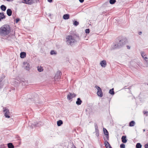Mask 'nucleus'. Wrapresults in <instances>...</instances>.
Wrapping results in <instances>:
<instances>
[{
    "label": "nucleus",
    "instance_id": "15",
    "mask_svg": "<svg viewBox=\"0 0 148 148\" xmlns=\"http://www.w3.org/2000/svg\"><path fill=\"white\" fill-rule=\"evenodd\" d=\"M26 53L24 52H22L20 53V57L21 58H23L26 56Z\"/></svg>",
    "mask_w": 148,
    "mask_h": 148
},
{
    "label": "nucleus",
    "instance_id": "28",
    "mask_svg": "<svg viewBox=\"0 0 148 148\" xmlns=\"http://www.w3.org/2000/svg\"><path fill=\"white\" fill-rule=\"evenodd\" d=\"M38 71L39 72H41L43 71V69L41 66H38L37 68Z\"/></svg>",
    "mask_w": 148,
    "mask_h": 148
},
{
    "label": "nucleus",
    "instance_id": "19",
    "mask_svg": "<svg viewBox=\"0 0 148 148\" xmlns=\"http://www.w3.org/2000/svg\"><path fill=\"white\" fill-rule=\"evenodd\" d=\"M103 130L105 135H109L108 132L106 128H103Z\"/></svg>",
    "mask_w": 148,
    "mask_h": 148
},
{
    "label": "nucleus",
    "instance_id": "30",
    "mask_svg": "<svg viewBox=\"0 0 148 148\" xmlns=\"http://www.w3.org/2000/svg\"><path fill=\"white\" fill-rule=\"evenodd\" d=\"M116 2V0H110L109 2L110 4H113Z\"/></svg>",
    "mask_w": 148,
    "mask_h": 148
},
{
    "label": "nucleus",
    "instance_id": "24",
    "mask_svg": "<svg viewBox=\"0 0 148 148\" xmlns=\"http://www.w3.org/2000/svg\"><path fill=\"white\" fill-rule=\"evenodd\" d=\"M135 124V122L134 121H130L129 123V126L132 127L134 126Z\"/></svg>",
    "mask_w": 148,
    "mask_h": 148
},
{
    "label": "nucleus",
    "instance_id": "46",
    "mask_svg": "<svg viewBox=\"0 0 148 148\" xmlns=\"http://www.w3.org/2000/svg\"><path fill=\"white\" fill-rule=\"evenodd\" d=\"M126 87V86L124 87V89H126V88L125 87Z\"/></svg>",
    "mask_w": 148,
    "mask_h": 148
},
{
    "label": "nucleus",
    "instance_id": "18",
    "mask_svg": "<svg viewBox=\"0 0 148 148\" xmlns=\"http://www.w3.org/2000/svg\"><path fill=\"white\" fill-rule=\"evenodd\" d=\"M82 102V101L81 100L80 98H78L77 99V100L76 101V103L77 105H79L81 104Z\"/></svg>",
    "mask_w": 148,
    "mask_h": 148
},
{
    "label": "nucleus",
    "instance_id": "13",
    "mask_svg": "<svg viewBox=\"0 0 148 148\" xmlns=\"http://www.w3.org/2000/svg\"><path fill=\"white\" fill-rule=\"evenodd\" d=\"M43 123L41 122H39L37 123H36L33 124L32 125L34 126L35 127H39L40 126L43 125Z\"/></svg>",
    "mask_w": 148,
    "mask_h": 148
},
{
    "label": "nucleus",
    "instance_id": "16",
    "mask_svg": "<svg viewBox=\"0 0 148 148\" xmlns=\"http://www.w3.org/2000/svg\"><path fill=\"white\" fill-rule=\"evenodd\" d=\"M121 140L122 142L123 143H125L127 142L126 139V136H123L121 137Z\"/></svg>",
    "mask_w": 148,
    "mask_h": 148
},
{
    "label": "nucleus",
    "instance_id": "20",
    "mask_svg": "<svg viewBox=\"0 0 148 148\" xmlns=\"http://www.w3.org/2000/svg\"><path fill=\"white\" fill-rule=\"evenodd\" d=\"M63 18L65 20H67L69 18V14H66L64 15Z\"/></svg>",
    "mask_w": 148,
    "mask_h": 148
},
{
    "label": "nucleus",
    "instance_id": "8",
    "mask_svg": "<svg viewBox=\"0 0 148 148\" xmlns=\"http://www.w3.org/2000/svg\"><path fill=\"white\" fill-rule=\"evenodd\" d=\"M141 55L142 56V57L143 58V59L145 60L146 62H147V66H147V62H148V58L145 55V53L142 51L141 52Z\"/></svg>",
    "mask_w": 148,
    "mask_h": 148
},
{
    "label": "nucleus",
    "instance_id": "9",
    "mask_svg": "<svg viewBox=\"0 0 148 148\" xmlns=\"http://www.w3.org/2000/svg\"><path fill=\"white\" fill-rule=\"evenodd\" d=\"M76 96V95L74 93H72L69 92V94L67 96V98L68 99L70 100L73 97H75Z\"/></svg>",
    "mask_w": 148,
    "mask_h": 148
},
{
    "label": "nucleus",
    "instance_id": "35",
    "mask_svg": "<svg viewBox=\"0 0 148 148\" xmlns=\"http://www.w3.org/2000/svg\"><path fill=\"white\" fill-rule=\"evenodd\" d=\"M120 147L121 148H125V145L124 144L122 143L120 145Z\"/></svg>",
    "mask_w": 148,
    "mask_h": 148
},
{
    "label": "nucleus",
    "instance_id": "39",
    "mask_svg": "<svg viewBox=\"0 0 148 148\" xmlns=\"http://www.w3.org/2000/svg\"><path fill=\"white\" fill-rule=\"evenodd\" d=\"M95 130H97V129H98V126H97V124H95Z\"/></svg>",
    "mask_w": 148,
    "mask_h": 148
},
{
    "label": "nucleus",
    "instance_id": "36",
    "mask_svg": "<svg viewBox=\"0 0 148 148\" xmlns=\"http://www.w3.org/2000/svg\"><path fill=\"white\" fill-rule=\"evenodd\" d=\"M90 32L89 29H87L85 30V32L86 34H89Z\"/></svg>",
    "mask_w": 148,
    "mask_h": 148
},
{
    "label": "nucleus",
    "instance_id": "29",
    "mask_svg": "<svg viewBox=\"0 0 148 148\" xmlns=\"http://www.w3.org/2000/svg\"><path fill=\"white\" fill-rule=\"evenodd\" d=\"M142 147V145L140 143H138L136 145V148H141Z\"/></svg>",
    "mask_w": 148,
    "mask_h": 148
},
{
    "label": "nucleus",
    "instance_id": "42",
    "mask_svg": "<svg viewBox=\"0 0 148 148\" xmlns=\"http://www.w3.org/2000/svg\"><path fill=\"white\" fill-rule=\"evenodd\" d=\"M47 1L50 3H51L52 1V0H47Z\"/></svg>",
    "mask_w": 148,
    "mask_h": 148
},
{
    "label": "nucleus",
    "instance_id": "10",
    "mask_svg": "<svg viewBox=\"0 0 148 148\" xmlns=\"http://www.w3.org/2000/svg\"><path fill=\"white\" fill-rule=\"evenodd\" d=\"M61 73L60 71H58L57 72L55 76V79H58L60 78V75H61Z\"/></svg>",
    "mask_w": 148,
    "mask_h": 148
},
{
    "label": "nucleus",
    "instance_id": "48",
    "mask_svg": "<svg viewBox=\"0 0 148 148\" xmlns=\"http://www.w3.org/2000/svg\"><path fill=\"white\" fill-rule=\"evenodd\" d=\"M147 85H148V84H147Z\"/></svg>",
    "mask_w": 148,
    "mask_h": 148
},
{
    "label": "nucleus",
    "instance_id": "23",
    "mask_svg": "<svg viewBox=\"0 0 148 148\" xmlns=\"http://www.w3.org/2000/svg\"><path fill=\"white\" fill-rule=\"evenodd\" d=\"M0 8L2 11H5L6 9V7L5 5H2L1 6Z\"/></svg>",
    "mask_w": 148,
    "mask_h": 148
},
{
    "label": "nucleus",
    "instance_id": "3",
    "mask_svg": "<svg viewBox=\"0 0 148 148\" xmlns=\"http://www.w3.org/2000/svg\"><path fill=\"white\" fill-rule=\"evenodd\" d=\"M119 43V46H120V48L122 47L127 42V39L125 37L122 38L121 39L119 40V41H117Z\"/></svg>",
    "mask_w": 148,
    "mask_h": 148
},
{
    "label": "nucleus",
    "instance_id": "47",
    "mask_svg": "<svg viewBox=\"0 0 148 148\" xmlns=\"http://www.w3.org/2000/svg\"><path fill=\"white\" fill-rule=\"evenodd\" d=\"M7 1H10V0H6Z\"/></svg>",
    "mask_w": 148,
    "mask_h": 148
},
{
    "label": "nucleus",
    "instance_id": "4",
    "mask_svg": "<svg viewBox=\"0 0 148 148\" xmlns=\"http://www.w3.org/2000/svg\"><path fill=\"white\" fill-rule=\"evenodd\" d=\"M95 87L97 89V93L98 96L101 97L103 96V93L101 88L97 85L95 86Z\"/></svg>",
    "mask_w": 148,
    "mask_h": 148
},
{
    "label": "nucleus",
    "instance_id": "43",
    "mask_svg": "<svg viewBox=\"0 0 148 148\" xmlns=\"http://www.w3.org/2000/svg\"><path fill=\"white\" fill-rule=\"evenodd\" d=\"M142 33V32L141 31L139 32H138V34L139 35H140Z\"/></svg>",
    "mask_w": 148,
    "mask_h": 148
},
{
    "label": "nucleus",
    "instance_id": "17",
    "mask_svg": "<svg viewBox=\"0 0 148 148\" xmlns=\"http://www.w3.org/2000/svg\"><path fill=\"white\" fill-rule=\"evenodd\" d=\"M5 18V16L4 15V13L0 12V21H1L2 19Z\"/></svg>",
    "mask_w": 148,
    "mask_h": 148
},
{
    "label": "nucleus",
    "instance_id": "5",
    "mask_svg": "<svg viewBox=\"0 0 148 148\" xmlns=\"http://www.w3.org/2000/svg\"><path fill=\"white\" fill-rule=\"evenodd\" d=\"M30 65L27 62H24L23 64L22 67L26 70L29 71L30 69Z\"/></svg>",
    "mask_w": 148,
    "mask_h": 148
},
{
    "label": "nucleus",
    "instance_id": "37",
    "mask_svg": "<svg viewBox=\"0 0 148 148\" xmlns=\"http://www.w3.org/2000/svg\"><path fill=\"white\" fill-rule=\"evenodd\" d=\"M20 19L19 18H17L16 19L15 22L16 23H17L18 21H19Z\"/></svg>",
    "mask_w": 148,
    "mask_h": 148
},
{
    "label": "nucleus",
    "instance_id": "33",
    "mask_svg": "<svg viewBox=\"0 0 148 148\" xmlns=\"http://www.w3.org/2000/svg\"><path fill=\"white\" fill-rule=\"evenodd\" d=\"M50 54L51 55H53V54H56V52H55V51H54V50H51V52H50Z\"/></svg>",
    "mask_w": 148,
    "mask_h": 148
},
{
    "label": "nucleus",
    "instance_id": "44",
    "mask_svg": "<svg viewBox=\"0 0 148 148\" xmlns=\"http://www.w3.org/2000/svg\"><path fill=\"white\" fill-rule=\"evenodd\" d=\"M108 148H112L111 147V145H110L108 147Z\"/></svg>",
    "mask_w": 148,
    "mask_h": 148
},
{
    "label": "nucleus",
    "instance_id": "21",
    "mask_svg": "<svg viewBox=\"0 0 148 148\" xmlns=\"http://www.w3.org/2000/svg\"><path fill=\"white\" fill-rule=\"evenodd\" d=\"M8 147V148H14V146L13 145L12 143H10L7 144Z\"/></svg>",
    "mask_w": 148,
    "mask_h": 148
},
{
    "label": "nucleus",
    "instance_id": "27",
    "mask_svg": "<svg viewBox=\"0 0 148 148\" xmlns=\"http://www.w3.org/2000/svg\"><path fill=\"white\" fill-rule=\"evenodd\" d=\"M104 144L106 148H108V147L110 145V144L108 141H106L105 142H104Z\"/></svg>",
    "mask_w": 148,
    "mask_h": 148
},
{
    "label": "nucleus",
    "instance_id": "11",
    "mask_svg": "<svg viewBox=\"0 0 148 148\" xmlns=\"http://www.w3.org/2000/svg\"><path fill=\"white\" fill-rule=\"evenodd\" d=\"M33 2V0H24L23 3L26 4L31 5Z\"/></svg>",
    "mask_w": 148,
    "mask_h": 148
},
{
    "label": "nucleus",
    "instance_id": "31",
    "mask_svg": "<svg viewBox=\"0 0 148 148\" xmlns=\"http://www.w3.org/2000/svg\"><path fill=\"white\" fill-rule=\"evenodd\" d=\"M79 22L77 21H73V24L75 26H77L79 25Z\"/></svg>",
    "mask_w": 148,
    "mask_h": 148
},
{
    "label": "nucleus",
    "instance_id": "26",
    "mask_svg": "<svg viewBox=\"0 0 148 148\" xmlns=\"http://www.w3.org/2000/svg\"><path fill=\"white\" fill-rule=\"evenodd\" d=\"M63 124V122L61 120H59L57 122V125L58 126H60Z\"/></svg>",
    "mask_w": 148,
    "mask_h": 148
},
{
    "label": "nucleus",
    "instance_id": "14",
    "mask_svg": "<svg viewBox=\"0 0 148 148\" xmlns=\"http://www.w3.org/2000/svg\"><path fill=\"white\" fill-rule=\"evenodd\" d=\"M6 13L8 16H10L12 14V11L11 9H8L7 10Z\"/></svg>",
    "mask_w": 148,
    "mask_h": 148
},
{
    "label": "nucleus",
    "instance_id": "7",
    "mask_svg": "<svg viewBox=\"0 0 148 148\" xmlns=\"http://www.w3.org/2000/svg\"><path fill=\"white\" fill-rule=\"evenodd\" d=\"M120 48V46H119V43L117 42H115L114 43L113 45L112 46L111 49H117Z\"/></svg>",
    "mask_w": 148,
    "mask_h": 148
},
{
    "label": "nucleus",
    "instance_id": "32",
    "mask_svg": "<svg viewBox=\"0 0 148 148\" xmlns=\"http://www.w3.org/2000/svg\"><path fill=\"white\" fill-rule=\"evenodd\" d=\"M95 133L96 136L98 137L99 136V133L98 129L95 130Z\"/></svg>",
    "mask_w": 148,
    "mask_h": 148
},
{
    "label": "nucleus",
    "instance_id": "34",
    "mask_svg": "<svg viewBox=\"0 0 148 148\" xmlns=\"http://www.w3.org/2000/svg\"><path fill=\"white\" fill-rule=\"evenodd\" d=\"M143 113L144 115H145L146 116H148V112L146 111H143Z\"/></svg>",
    "mask_w": 148,
    "mask_h": 148
},
{
    "label": "nucleus",
    "instance_id": "38",
    "mask_svg": "<svg viewBox=\"0 0 148 148\" xmlns=\"http://www.w3.org/2000/svg\"><path fill=\"white\" fill-rule=\"evenodd\" d=\"M144 147L145 148H148V143L145 144Z\"/></svg>",
    "mask_w": 148,
    "mask_h": 148
},
{
    "label": "nucleus",
    "instance_id": "22",
    "mask_svg": "<svg viewBox=\"0 0 148 148\" xmlns=\"http://www.w3.org/2000/svg\"><path fill=\"white\" fill-rule=\"evenodd\" d=\"M103 138L104 140V142L106 141H108L109 140V135H105V136H103Z\"/></svg>",
    "mask_w": 148,
    "mask_h": 148
},
{
    "label": "nucleus",
    "instance_id": "2",
    "mask_svg": "<svg viewBox=\"0 0 148 148\" xmlns=\"http://www.w3.org/2000/svg\"><path fill=\"white\" fill-rule=\"evenodd\" d=\"M76 42L74 37L71 35H69L66 38V42L68 45H72Z\"/></svg>",
    "mask_w": 148,
    "mask_h": 148
},
{
    "label": "nucleus",
    "instance_id": "45",
    "mask_svg": "<svg viewBox=\"0 0 148 148\" xmlns=\"http://www.w3.org/2000/svg\"><path fill=\"white\" fill-rule=\"evenodd\" d=\"M145 129H143V131L144 132H145Z\"/></svg>",
    "mask_w": 148,
    "mask_h": 148
},
{
    "label": "nucleus",
    "instance_id": "6",
    "mask_svg": "<svg viewBox=\"0 0 148 148\" xmlns=\"http://www.w3.org/2000/svg\"><path fill=\"white\" fill-rule=\"evenodd\" d=\"M3 112L4 113V116L6 118H9L10 116L9 115L10 112L9 109L6 108H3Z\"/></svg>",
    "mask_w": 148,
    "mask_h": 148
},
{
    "label": "nucleus",
    "instance_id": "40",
    "mask_svg": "<svg viewBox=\"0 0 148 148\" xmlns=\"http://www.w3.org/2000/svg\"><path fill=\"white\" fill-rule=\"evenodd\" d=\"M79 1L81 3H82L84 2V0H79Z\"/></svg>",
    "mask_w": 148,
    "mask_h": 148
},
{
    "label": "nucleus",
    "instance_id": "41",
    "mask_svg": "<svg viewBox=\"0 0 148 148\" xmlns=\"http://www.w3.org/2000/svg\"><path fill=\"white\" fill-rule=\"evenodd\" d=\"M127 49H130V46L129 45H127Z\"/></svg>",
    "mask_w": 148,
    "mask_h": 148
},
{
    "label": "nucleus",
    "instance_id": "12",
    "mask_svg": "<svg viewBox=\"0 0 148 148\" xmlns=\"http://www.w3.org/2000/svg\"><path fill=\"white\" fill-rule=\"evenodd\" d=\"M100 64L102 67H105L107 65L106 61L105 60H103L101 62Z\"/></svg>",
    "mask_w": 148,
    "mask_h": 148
},
{
    "label": "nucleus",
    "instance_id": "1",
    "mask_svg": "<svg viewBox=\"0 0 148 148\" xmlns=\"http://www.w3.org/2000/svg\"><path fill=\"white\" fill-rule=\"evenodd\" d=\"M10 32V27L7 25H4L0 28V36L2 37L8 35Z\"/></svg>",
    "mask_w": 148,
    "mask_h": 148
},
{
    "label": "nucleus",
    "instance_id": "25",
    "mask_svg": "<svg viewBox=\"0 0 148 148\" xmlns=\"http://www.w3.org/2000/svg\"><path fill=\"white\" fill-rule=\"evenodd\" d=\"M109 93L112 95H113L115 93L114 91V89L113 88H112L109 90Z\"/></svg>",
    "mask_w": 148,
    "mask_h": 148
}]
</instances>
